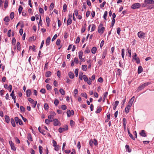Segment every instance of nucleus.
<instances>
[{
	"instance_id": "f3484780",
	"label": "nucleus",
	"mask_w": 154,
	"mask_h": 154,
	"mask_svg": "<svg viewBox=\"0 0 154 154\" xmlns=\"http://www.w3.org/2000/svg\"><path fill=\"white\" fill-rule=\"evenodd\" d=\"M82 69L84 71H86L87 69V66L86 65H82Z\"/></svg>"
},
{
	"instance_id": "864d4df0",
	"label": "nucleus",
	"mask_w": 154,
	"mask_h": 154,
	"mask_svg": "<svg viewBox=\"0 0 154 154\" xmlns=\"http://www.w3.org/2000/svg\"><path fill=\"white\" fill-rule=\"evenodd\" d=\"M61 108L63 110H64L67 109V107L65 105H62L61 106Z\"/></svg>"
},
{
	"instance_id": "603ef678",
	"label": "nucleus",
	"mask_w": 154,
	"mask_h": 154,
	"mask_svg": "<svg viewBox=\"0 0 154 154\" xmlns=\"http://www.w3.org/2000/svg\"><path fill=\"white\" fill-rule=\"evenodd\" d=\"M54 7V5L53 3H51L50 6V10H52Z\"/></svg>"
},
{
	"instance_id": "3c124183",
	"label": "nucleus",
	"mask_w": 154,
	"mask_h": 154,
	"mask_svg": "<svg viewBox=\"0 0 154 154\" xmlns=\"http://www.w3.org/2000/svg\"><path fill=\"white\" fill-rule=\"evenodd\" d=\"M101 110H102L101 107H99V108H98L97 109V110L96 112L97 113H100L101 111Z\"/></svg>"
},
{
	"instance_id": "5fc2aeb1",
	"label": "nucleus",
	"mask_w": 154,
	"mask_h": 154,
	"mask_svg": "<svg viewBox=\"0 0 154 154\" xmlns=\"http://www.w3.org/2000/svg\"><path fill=\"white\" fill-rule=\"evenodd\" d=\"M120 31L121 29L120 28L118 27L117 28V33L119 35H120Z\"/></svg>"
},
{
	"instance_id": "6ab92c4d",
	"label": "nucleus",
	"mask_w": 154,
	"mask_h": 154,
	"mask_svg": "<svg viewBox=\"0 0 154 154\" xmlns=\"http://www.w3.org/2000/svg\"><path fill=\"white\" fill-rule=\"evenodd\" d=\"M143 69L141 66H139L138 69V74L141 73L143 71Z\"/></svg>"
},
{
	"instance_id": "79ce46f5",
	"label": "nucleus",
	"mask_w": 154,
	"mask_h": 154,
	"mask_svg": "<svg viewBox=\"0 0 154 154\" xmlns=\"http://www.w3.org/2000/svg\"><path fill=\"white\" fill-rule=\"evenodd\" d=\"M125 49H122V57L123 59L124 58V56L125 55Z\"/></svg>"
},
{
	"instance_id": "774afa93",
	"label": "nucleus",
	"mask_w": 154,
	"mask_h": 154,
	"mask_svg": "<svg viewBox=\"0 0 154 154\" xmlns=\"http://www.w3.org/2000/svg\"><path fill=\"white\" fill-rule=\"evenodd\" d=\"M98 82H100L102 83L103 81V79L101 77H100L99 78L98 80Z\"/></svg>"
},
{
	"instance_id": "ea45409f",
	"label": "nucleus",
	"mask_w": 154,
	"mask_h": 154,
	"mask_svg": "<svg viewBox=\"0 0 154 154\" xmlns=\"http://www.w3.org/2000/svg\"><path fill=\"white\" fill-rule=\"evenodd\" d=\"M23 9V8L20 5L18 9L19 13L20 14L21 13L22 10Z\"/></svg>"
},
{
	"instance_id": "de8ad7c7",
	"label": "nucleus",
	"mask_w": 154,
	"mask_h": 154,
	"mask_svg": "<svg viewBox=\"0 0 154 154\" xmlns=\"http://www.w3.org/2000/svg\"><path fill=\"white\" fill-rule=\"evenodd\" d=\"M46 88L47 90H50L51 88V87L49 84H47L46 85Z\"/></svg>"
},
{
	"instance_id": "ddd939ff",
	"label": "nucleus",
	"mask_w": 154,
	"mask_h": 154,
	"mask_svg": "<svg viewBox=\"0 0 154 154\" xmlns=\"http://www.w3.org/2000/svg\"><path fill=\"white\" fill-rule=\"evenodd\" d=\"M145 131L144 130L141 131V132L140 133V135L143 137H145L146 136V134L145 132Z\"/></svg>"
},
{
	"instance_id": "2f4dec72",
	"label": "nucleus",
	"mask_w": 154,
	"mask_h": 154,
	"mask_svg": "<svg viewBox=\"0 0 154 154\" xmlns=\"http://www.w3.org/2000/svg\"><path fill=\"white\" fill-rule=\"evenodd\" d=\"M83 54V52L82 51H80L79 53V57L80 59L82 58V56Z\"/></svg>"
},
{
	"instance_id": "0e129e2a",
	"label": "nucleus",
	"mask_w": 154,
	"mask_h": 154,
	"mask_svg": "<svg viewBox=\"0 0 154 154\" xmlns=\"http://www.w3.org/2000/svg\"><path fill=\"white\" fill-rule=\"evenodd\" d=\"M106 2L105 1L103 2V3L100 5V7L101 8L103 7L106 4Z\"/></svg>"
},
{
	"instance_id": "c85d7f7f",
	"label": "nucleus",
	"mask_w": 154,
	"mask_h": 154,
	"mask_svg": "<svg viewBox=\"0 0 154 154\" xmlns=\"http://www.w3.org/2000/svg\"><path fill=\"white\" fill-rule=\"evenodd\" d=\"M11 96L13 99H14L15 98H16V96L14 95V91H13L10 94Z\"/></svg>"
},
{
	"instance_id": "a18cd8bd",
	"label": "nucleus",
	"mask_w": 154,
	"mask_h": 154,
	"mask_svg": "<svg viewBox=\"0 0 154 154\" xmlns=\"http://www.w3.org/2000/svg\"><path fill=\"white\" fill-rule=\"evenodd\" d=\"M44 107L45 110H48V109L49 106L47 103H45V104Z\"/></svg>"
},
{
	"instance_id": "6e6552de",
	"label": "nucleus",
	"mask_w": 154,
	"mask_h": 154,
	"mask_svg": "<svg viewBox=\"0 0 154 154\" xmlns=\"http://www.w3.org/2000/svg\"><path fill=\"white\" fill-rule=\"evenodd\" d=\"M9 143L10 145L11 149L14 151L16 150V147L14 146V144L11 141H9Z\"/></svg>"
},
{
	"instance_id": "1a4fd4ad",
	"label": "nucleus",
	"mask_w": 154,
	"mask_h": 154,
	"mask_svg": "<svg viewBox=\"0 0 154 154\" xmlns=\"http://www.w3.org/2000/svg\"><path fill=\"white\" fill-rule=\"evenodd\" d=\"M53 121H54V126H56L59 125V122L57 119H54Z\"/></svg>"
},
{
	"instance_id": "423d86ee",
	"label": "nucleus",
	"mask_w": 154,
	"mask_h": 154,
	"mask_svg": "<svg viewBox=\"0 0 154 154\" xmlns=\"http://www.w3.org/2000/svg\"><path fill=\"white\" fill-rule=\"evenodd\" d=\"M145 33L141 31L137 33V35L140 38H144Z\"/></svg>"
},
{
	"instance_id": "f8f14e48",
	"label": "nucleus",
	"mask_w": 154,
	"mask_h": 154,
	"mask_svg": "<svg viewBox=\"0 0 154 154\" xmlns=\"http://www.w3.org/2000/svg\"><path fill=\"white\" fill-rule=\"evenodd\" d=\"M51 38L50 37L47 38L46 41V44L47 46L50 43Z\"/></svg>"
},
{
	"instance_id": "20e7f679",
	"label": "nucleus",
	"mask_w": 154,
	"mask_h": 154,
	"mask_svg": "<svg viewBox=\"0 0 154 154\" xmlns=\"http://www.w3.org/2000/svg\"><path fill=\"white\" fill-rule=\"evenodd\" d=\"M150 84V83L149 82H148L146 83H145L142 85H140V86H139L138 88L140 90H141L142 89H143L144 88H145L146 86L149 85Z\"/></svg>"
},
{
	"instance_id": "f03ea898",
	"label": "nucleus",
	"mask_w": 154,
	"mask_h": 154,
	"mask_svg": "<svg viewBox=\"0 0 154 154\" xmlns=\"http://www.w3.org/2000/svg\"><path fill=\"white\" fill-rule=\"evenodd\" d=\"M105 30V28L103 26V24L100 23L98 27V32L101 34H102Z\"/></svg>"
},
{
	"instance_id": "7c9ffc66",
	"label": "nucleus",
	"mask_w": 154,
	"mask_h": 154,
	"mask_svg": "<svg viewBox=\"0 0 154 154\" xmlns=\"http://www.w3.org/2000/svg\"><path fill=\"white\" fill-rule=\"evenodd\" d=\"M38 148L40 154H42L43 153L42 151L43 149L42 147L41 146H39Z\"/></svg>"
},
{
	"instance_id": "e2e57ef3",
	"label": "nucleus",
	"mask_w": 154,
	"mask_h": 154,
	"mask_svg": "<svg viewBox=\"0 0 154 154\" xmlns=\"http://www.w3.org/2000/svg\"><path fill=\"white\" fill-rule=\"evenodd\" d=\"M74 122L72 120H71L70 121V125L71 126H73L74 125Z\"/></svg>"
},
{
	"instance_id": "7ed1b4c3",
	"label": "nucleus",
	"mask_w": 154,
	"mask_h": 154,
	"mask_svg": "<svg viewBox=\"0 0 154 154\" xmlns=\"http://www.w3.org/2000/svg\"><path fill=\"white\" fill-rule=\"evenodd\" d=\"M141 6L140 4L139 3H135L133 5L131 6V8L133 9H135L139 8Z\"/></svg>"
},
{
	"instance_id": "412c9836",
	"label": "nucleus",
	"mask_w": 154,
	"mask_h": 154,
	"mask_svg": "<svg viewBox=\"0 0 154 154\" xmlns=\"http://www.w3.org/2000/svg\"><path fill=\"white\" fill-rule=\"evenodd\" d=\"M119 66L120 67H121L123 69L124 68V64L123 63H122L121 61H120L119 62Z\"/></svg>"
},
{
	"instance_id": "2eb2a0df",
	"label": "nucleus",
	"mask_w": 154,
	"mask_h": 154,
	"mask_svg": "<svg viewBox=\"0 0 154 154\" xmlns=\"http://www.w3.org/2000/svg\"><path fill=\"white\" fill-rule=\"evenodd\" d=\"M97 50V48L96 47H93L91 50V52L93 54H94L96 53Z\"/></svg>"
},
{
	"instance_id": "5701e85b",
	"label": "nucleus",
	"mask_w": 154,
	"mask_h": 154,
	"mask_svg": "<svg viewBox=\"0 0 154 154\" xmlns=\"http://www.w3.org/2000/svg\"><path fill=\"white\" fill-rule=\"evenodd\" d=\"M72 22V20L71 18H69L68 19L67 22V25L68 26L70 24H71Z\"/></svg>"
},
{
	"instance_id": "9d476101",
	"label": "nucleus",
	"mask_w": 154,
	"mask_h": 154,
	"mask_svg": "<svg viewBox=\"0 0 154 154\" xmlns=\"http://www.w3.org/2000/svg\"><path fill=\"white\" fill-rule=\"evenodd\" d=\"M131 106L128 104V105L125 107V112L126 113H128L129 112V109Z\"/></svg>"
},
{
	"instance_id": "aec40b11",
	"label": "nucleus",
	"mask_w": 154,
	"mask_h": 154,
	"mask_svg": "<svg viewBox=\"0 0 154 154\" xmlns=\"http://www.w3.org/2000/svg\"><path fill=\"white\" fill-rule=\"evenodd\" d=\"M5 119L6 122L8 123H9L10 119L8 116H5Z\"/></svg>"
},
{
	"instance_id": "bb28decb",
	"label": "nucleus",
	"mask_w": 154,
	"mask_h": 154,
	"mask_svg": "<svg viewBox=\"0 0 154 154\" xmlns=\"http://www.w3.org/2000/svg\"><path fill=\"white\" fill-rule=\"evenodd\" d=\"M51 73L50 71H48L45 74V76L47 77H49L51 75Z\"/></svg>"
},
{
	"instance_id": "13d9d810",
	"label": "nucleus",
	"mask_w": 154,
	"mask_h": 154,
	"mask_svg": "<svg viewBox=\"0 0 154 154\" xmlns=\"http://www.w3.org/2000/svg\"><path fill=\"white\" fill-rule=\"evenodd\" d=\"M63 10H66L67 8V6L65 4H64L63 7Z\"/></svg>"
},
{
	"instance_id": "052dcab7",
	"label": "nucleus",
	"mask_w": 154,
	"mask_h": 154,
	"mask_svg": "<svg viewBox=\"0 0 154 154\" xmlns=\"http://www.w3.org/2000/svg\"><path fill=\"white\" fill-rule=\"evenodd\" d=\"M93 144H94V145L95 146H96L97 145L98 143L97 141V140L95 139H94V141H93Z\"/></svg>"
},
{
	"instance_id": "338daca9",
	"label": "nucleus",
	"mask_w": 154,
	"mask_h": 154,
	"mask_svg": "<svg viewBox=\"0 0 154 154\" xmlns=\"http://www.w3.org/2000/svg\"><path fill=\"white\" fill-rule=\"evenodd\" d=\"M50 122L51 121L47 119L45 121V123L48 125L49 124Z\"/></svg>"
},
{
	"instance_id": "473e14b6",
	"label": "nucleus",
	"mask_w": 154,
	"mask_h": 154,
	"mask_svg": "<svg viewBox=\"0 0 154 154\" xmlns=\"http://www.w3.org/2000/svg\"><path fill=\"white\" fill-rule=\"evenodd\" d=\"M108 14V12L107 11H105L104 12L103 17L104 19L106 20V17Z\"/></svg>"
},
{
	"instance_id": "b1692460",
	"label": "nucleus",
	"mask_w": 154,
	"mask_h": 154,
	"mask_svg": "<svg viewBox=\"0 0 154 154\" xmlns=\"http://www.w3.org/2000/svg\"><path fill=\"white\" fill-rule=\"evenodd\" d=\"M83 78L84 81L85 82H87L88 83V79L85 75H83Z\"/></svg>"
},
{
	"instance_id": "72a5a7b5",
	"label": "nucleus",
	"mask_w": 154,
	"mask_h": 154,
	"mask_svg": "<svg viewBox=\"0 0 154 154\" xmlns=\"http://www.w3.org/2000/svg\"><path fill=\"white\" fill-rule=\"evenodd\" d=\"M128 133L129 136L133 140H135V138L133 137L132 134L130 132L129 130L128 129Z\"/></svg>"
},
{
	"instance_id": "a19ab883",
	"label": "nucleus",
	"mask_w": 154,
	"mask_h": 154,
	"mask_svg": "<svg viewBox=\"0 0 154 154\" xmlns=\"http://www.w3.org/2000/svg\"><path fill=\"white\" fill-rule=\"evenodd\" d=\"M65 131V130L64 128H60L59 129V131L60 133H62Z\"/></svg>"
},
{
	"instance_id": "680f3d73",
	"label": "nucleus",
	"mask_w": 154,
	"mask_h": 154,
	"mask_svg": "<svg viewBox=\"0 0 154 154\" xmlns=\"http://www.w3.org/2000/svg\"><path fill=\"white\" fill-rule=\"evenodd\" d=\"M91 80L90 78H89V79H88V84L89 85H91Z\"/></svg>"
},
{
	"instance_id": "f704fd0d",
	"label": "nucleus",
	"mask_w": 154,
	"mask_h": 154,
	"mask_svg": "<svg viewBox=\"0 0 154 154\" xmlns=\"http://www.w3.org/2000/svg\"><path fill=\"white\" fill-rule=\"evenodd\" d=\"M14 14L13 12H12L10 14V17L11 20H12L14 17Z\"/></svg>"
},
{
	"instance_id": "0eeeda50",
	"label": "nucleus",
	"mask_w": 154,
	"mask_h": 154,
	"mask_svg": "<svg viewBox=\"0 0 154 154\" xmlns=\"http://www.w3.org/2000/svg\"><path fill=\"white\" fill-rule=\"evenodd\" d=\"M15 120L16 123H18L20 125H23V122L20 119H19L18 117H15Z\"/></svg>"
},
{
	"instance_id": "9b49d317",
	"label": "nucleus",
	"mask_w": 154,
	"mask_h": 154,
	"mask_svg": "<svg viewBox=\"0 0 154 154\" xmlns=\"http://www.w3.org/2000/svg\"><path fill=\"white\" fill-rule=\"evenodd\" d=\"M31 94V91L29 89H28L26 91V95L27 97H29L30 96Z\"/></svg>"
},
{
	"instance_id": "a211bd4d",
	"label": "nucleus",
	"mask_w": 154,
	"mask_h": 154,
	"mask_svg": "<svg viewBox=\"0 0 154 154\" xmlns=\"http://www.w3.org/2000/svg\"><path fill=\"white\" fill-rule=\"evenodd\" d=\"M11 123L12 126L13 127H15L16 126L15 122L14 121V119H12V118L11 119Z\"/></svg>"
},
{
	"instance_id": "e433bc0d",
	"label": "nucleus",
	"mask_w": 154,
	"mask_h": 154,
	"mask_svg": "<svg viewBox=\"0 0 154 154\" xmlns=\"http://www.w3.org/2000/svg\"><path fill=\"white\" fill-rule=\"evenodd\" d=\"M107 53L106 51H104L103 53L102 54V58L103 59H104L106 56V54Z\"/></svg>"
},
{
	"instance_id": "39448f33",
	"label": "nucleus",
	"mask_w": 154,
	"mask_h": 154,
	"mask_svg": "<svg viewBox=\"0 0 154 154\" xmlns=\"http://www.w3.org/2000/svg\"><path fill=\"white\" fill-rule=\"evenodd\" d=\"M66 113L68 117H69L71 116H73L74 115V112L73 110H71L70 111V110L68 109L67 110Z\"/></svg>"
},
{
	"instance_id": "393cba45",
	"label": "nucleus",
	"mask_w": 154,
	"mask_h": 154,
	"mask_svg": "<svg viewBox=\"0 0 154 154\" xmlns=\"http://www.w3.org/2000/svg\"><path fill=\"white\" fill-rule=\"evenodd\" d=\"M59 91L60 93L62 95H64L65 94V91L63 89L60 88L59 90Z\"/></svg>"
},
{
	"instance_id": "4d7b16f0",
	"label": "nucleus",
	"mask_w": 154,
	"mask_h": 154,
	"mask_svg": "<svg viewBox=\"0 0 154 154\" xmlns=\"http://www.w3.org/2000/svg\"><path fill=\"white\" fill-rule=\"evenodd\" d=\"M78 69H76L75 70V76L77 77L78 75Z\"/></svg>"
},
{
	"instance_id": "c03bdc74",
	"label": "nucleus",
	"mask_w": 154,
	"mask_h": 154,
	"mask_svg": "<svg viewBox=\"0 0 154 154\" xmlns=\"http://www.w3.org/2000/svg\"><path fill=\"white\" fill-rule=\"evenodd\" d=\"M27 138H28V139L29 140H31V141H32V137L31 136V135L29 134H28Z\"/></svg>"
},
{
	"instance_id": "bf43d9fd",
	"label": "nucleus",
	"mask_w": 154,
	"mask_h": 154,
	"mask_svg": "<svg viewBox=\"0 0 154 154\" xmlns=\"http://www.w3.org/2000/svg\"><path fill=\"white\" fill-rule=\"evenodd\" d=\"M74 62L75 63H76V64L78 63L79 62V60L77 58L75 57L74 59Z\"/></svg>"
},
{
	"instance_id": "4be33fe9",
	"label": "nucleus",
	"mask_w": 154,
	"mask_h": 154,
	"mask_svg": "<svg viewBox=\"0 0 154 154\" xmlns=\"http://www.w3.org/2000/svg\"><path fill=\"white\" fill-rule=\"evenodd\" d=\"M74 96L75 97H76L77 96V94L78 93V91L77 89H75L74 91Z\"/></svg>"
},
{
	"instance_id": "09e8293b",
	"label": "nucleus",
	"mask_w": 154,
	"mask_h": 154,
	"mask_svg": "<svg viewBox=\"0 0 154 154\" xmlns=\"http://www.w3.org/2000/svg\"><path fill=\"white\" fill-rule=\"evenodd\" d=\"M10 20L8 17H6L4 18V21L5 22H8Z\"/></svg>"
},
{
	"instance_id": "c756f323",
	"label": "nucleus",
	"mask_w": 154,
	"mask_h": 154,
	"mask_svg": "<svg viewBox=\"0 0 154 154\" xmlns=\"http://www.w3.org/2000/svg\"><path fill=\"white\" fill-rule=\"evenodd\" d=\"M8 3L7 0H5L4 3V8H6L8 6Z\"/></svg>"
},
{
	"instance_id": "6e6d98bb",
	"label": "nucleus",
	"mask_w": 154,
	"mask_h": 154,
	"mask_svg": "<svg viewBox=\"0 0 154 154\" xmlns=\"http://www.w3.org/2000/svg\"><path fill=\"white\" fill-rule=\"evenodd\" d=\"M39 12L41 14L44 13V11L42 8H40L39 9Z\"/></svg>"
},
{
	"instance_id": "37998d69",
	"label": "nucleus",
	"mask_w": 154,
	"mask_h": 154,
	"mask_svg": "<svg viewBox=\"0 0 154 154\" xmlns=\"http://www.w3.org/2000/svg\"><path fill=\"white\" fill-rule=\"evenodd\" d=\"M91 31L92 32L94 31L96 28V26L94 24H92L91 25Z\"/></svg>"
},
{
	"instance_id": "8fccbe9b",
	"label": "nucleus",
	"mask_w": 154,
	"mask_h": 154,
	"mask_svg": "<svg viewBox=\"0 0 154 154\" xmlns=\"http://www.w3.org/2000/svg\"><path fill=\"white\" fill-rule=\"evenodd\" d=\"M81 95L82 97H85L86 98H87V94L85 93H82L81 94Z\"/></svg>"
},
{
	"instance_id": "f257e3e1",
	"label": "nucleus",
	"mask_w": 154,
	"mask_h": 154,
	"mask_svg": "<svg viewBox=\"0 0 154 154\" xmlns=\"http://www.w3.org/2000/svg\"><path fill=\"white\" fill-rule=\"evenodd\" d=\"M154 4V1L153 0H145L144 3L142 4V7H144L147 6L149 5Z\"/></svg>"
},
{
	"instance_id": "49530a36",
	"label": "nucleus",
	"mask_w": 154,
	"mask_h": 154,
	"mask_svg": "<svg viewBox=\"0 0 154 154\" xmlns=\"http://www.w3.org/2000/svg\"><path fill=\"white\" fill-rule=\"evenodd\" d=\"M59 103V101L57 99H55L54 101V104L56 106H57Z\"/></svg>"
},
{
	"instance_id": "58836bf2",
	"label": "nucleus",
	"mask_w": 154,
	"mask_h": 154,
	"mask_svg": "<svg viewBox=\"0 0 154 154\" xmlns=\"http://www.w3.org/2000/svg\"><path fill=\"white\" fill-rule=\"evenodd\" d=\"M48 118L49 120L51 121V122H52L53 121V117L51 116V115H49L48 116Z\"/></svg>"
},
{
	"instance_id": "4468645a",
	"label": "nucleus",
	"mask_w": 154,
	"mask_h": 154,
	"mask_svg": "<svg viewBox=\"0 0 154 154\" xmlns=\"http://www.w3.org/2000/svg\"><path fill=\"white\" fill-rule=\"evenodd\" d=\"M134 96L130 100L129 102H128V104L132 106V103L134 100Z\"/></svg>"
},
{
	"instance_id": "69168bd1",
	"label": "nucleus",
	"mask_w": 154,
	"mask_h": 154,
	"mask_svg": "<svg viewBox=\"0 0 154 154\" xmlns=\"http://www.w3.org/2000/svg\"><path fill=\"white\" fill-rule=\"evenodd\" d=\"M60 39H57L56 42V45H60Z\"/></svg>"
},
{
	"instance_id": "c9c22d12",
	"label": "nucleus",
	"mask_w": 154,
	"mask_h": 154,
	"mask_svg": "<svg viewBox=\"0 0 154 154\" xmlns=\"http://www.w3.org/2000/svg\"><path fill=\"white\" fill-rule=\"evenodd\" d=\"M125 148L127 151H128L129 152H130L131 151V149L129 148V146L128 145H126Z\"/></svg>"
},
{
	"instance_id": "cd10ccee",
	"label": "nucleus",
	"mask_w": 154,
	"mask_h": 154,
	"mask_svg": "<svg viewBox=\"0 0 154 154\" xmlns=\"http://www.w3.org/2000/svg\"><path fill=\"white\" fill-rule=\"evenodd\" d=\"M17 49L18 50L20 49V45L19 42H18L17 43Z\"/></svg>"
},
{
	"instance_id": "a878e982",
	"label": "nucleus",
	"mask_w": 154,
	"mask_h": 154,
	"mask_svg": "<svg viewBox=\"0 0 154 154\" xmlns=\"http://www.w3.org/2000/svg\"><path fill=\"white\" fill-rule=\"evenodd\" d=\"M36 47L35 45H33V46H30L29 47V49H32V50L33 51H35L36 50Z\"/></svg>"
},
{
	"instance_id": "4c0bfd02",
	"label": "nucleus",
	"mask_w": 154,
	"mask_h": 154,
	"mask_svg": "<svg viewBox=\"0 0 154 154\" xmlns=\"http://www.w3.org/2000/svg\"><path fill=\"white\" fill-rule=\"evenodd\" d=\"M134 60L135 61H136V63L138 64L140 62V59L138 57H137L136 58H135L134 59Z\"/></svg>"
},
{
	"instance_id": "dca6fc26",
	"label": "nucleus",
	"mask_w": 154,
	"mask_h": 154,
	"mask_svg": "<svg viewBox=\"0 0 154 154\" xmlns=\"http://www.w3.org/2000/svg\"><path fill=\"white\" fill-rule=\"evenodd\" d=\"M69 77L70 79H73L74 77V75L73 73L70 72L68 74Z\"/></svg>"
}]
</instances>
